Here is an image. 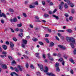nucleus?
<instances>
[{"label":"nucleus","mask_w":76,"mask_h":76,"mask_svg":"<svg viewBox=\"0 0 76 76\" xmlns=\"http://www.w3.org/2000/svg\"><path fill=\"white\" fill-rule=\"evenodd\" d=\"M66 39L67 42H69L71 41V42L73 43V44H75V39L73 37H67Z\"/></svg>","instance_id":"f257e3e1"},{"label":"nucleus","mask_w":76,"mask_h":76,"mask_svg":"<svg viewBox=\"0 0 76 76\" xmlns=\"http://www.w3.org/2000/svg\"><path fill=\"white\" fill-rule=\"evenodd\" d=\"M23 44H22V46L23 48H25V45L27 44V40L25 39L23 40Z\"/></svg>","instance_id":"f03ea898"},{"label":"nucleus","mask_w":76,"mask_h":76,"mask_svg":"<svg viewBox=\"0 0 76 76\" xmlns=\"http://www.w3.org/2000/svg\"><path fill=\"white\" fill-rule=\"evenodd\" d=\"M1 10H0V17H2V16H3L4 18H6V15L4 14V13H2L1 14Z\"/></svg>","instance_id":"7ed1b4c3"},{"label":"nucleus","mask_w":76,"mask_h":76,"mask_svg":"<svg viewBox=\"0 0 76 76\" xmlns=\"http://www.w3.org/2000/svg\"><path fill=\"white\" fill-rule=\"evenodd\" d=\"M38 66H39V67L40 68V70L42 71V70H44V66H43V65H39V64H38Z\"/></svg>","instance_id":"20e7f679"},{"label":"nucleus","mask_w":76,"mask_h":76,"mask_svg":"<svg viewBox=\"0 0 76 76\" xmlns=\"http://www.w3.org/2000/svg\"><path fill=\"white\" fill-rule=\"evenodd\" d=\"M48 56L50 60H51V61H53L54 59H53V58L51 57V56H50L51 55L50 54L48 53Z\"/></svg>","instance_id":"39448f33"},{"label":"nucleus","mask_w":76,"mask_h":76,"mask_svg":"<svg viewBox=\"0 0 76 76\" xmlns=\"http://www.w3.org/2000/svg\"><path fill=\"white\" fill-rule=\"evenodd\" d=\"M11 76H19L18 75L16 74V73L15 72H13L11 73L10 74Z\"/></svg>","instance_id":"423d86ee"},{"label":"nucleus","mask_w":76,"mask_h":76,"mask_svg":"<svg viewBox=\"0 0 76 76\" xmlns=\"http://www.w3.org/2000/svg\"><path fill=\"white\" fill-rule=\"evenodd\" d=\"M10 21L12 22H16L17 21V19H16V18H15L13 19H11L10 20Z\"/></svg>","instance_id":"0eeeda50"},{"label":"nucleus","mask_w":76,"mask_h":76,"mask_svg":"<svg viewBox=\"0 0 76 76\" xmlns=\"http://www.w3.org/2000/svg\"><path fill=\"white\" fill-rule=\"evenodd\" d=\"M1 67L3 69H7V67L6 65L5 64H2L1 65Z\"/></svg>","instance_id":"6e6552de"},{"label":"nucleus","mask_w":76,"mask_h":76,"mask_svg":"<svg viewBox=\"0 0 76 76\" xmlns=\"http://www.w3.org/2000/svg\"><path fill=\"white\" fill-rule=\"evenodd\" d=\"M58 47H59V48H61L63 49V50H66V48L63 46L59 45H58Z\"/></svg>","instance_id":"1a4fd4ad"},{"label":"nucleus","mask_w":76,"mask_h":76,"mask_svg":"<svg viewBox=\"0 0 76 76\" xmlns=\"http://www.w3.org/2000/svg\"><path fill=\"white\" fill-rule=\"evenodd\" d=\"M18 67L19 70H20V71H22V69H23V67H22V66L18 65Z\"/></svg>","instance_id":"9d476101"},{"label":"nucleus","mask_w":76,"mask_h":76,"mask_svg":"<svg viewBox=\"0 0 76 76\" xmlns=\"http://www.w3.org/2000/svg\"><path fill=\"white\" fill-rule=\"evenodd\" d=\"M73 43L70 42V45H71L72 48H75V45H74V44H75V43Z\"/></svg>","instance_id":"9b49d317"},{"label":"nucleus","mask_w":76,"mask_h":76,"mask_svg":"<svg viewBox=\"0 0 76 76\" xmlns=\"http://www.w3.org/2000/svg\"><path fill=\"white\" fill-rule=\"evenodd\" d=\"M2 47L5 50H7V46L5 45H2Z\"/></svg>","instance_id":"f8f14e48"},{"label":"nucleus","mask_w":76,"mask_h":76,"mask_svg":"<svg viewBox=\"0 0 76 76\" xmlns=\"http://www.w3.org/2000/svg\"><path fill=\"white\" fill-rule=\"evenodd\" d=\"M32 40L33 41H34V42H36V41H38V39L37 38H36L35 37H33L32 38Z\"/></svg>","instance_id":"ddd939ff"},{"label":"nucleus","mask_w":76,"mask_h":76,"mask_svg":"<svg viewBox=\"0 0 76 76\" xmlns=\"http://www.w3.org/2000/svg\"><path fill=\"white\" fill-rule=\"evenodd\" d=\"M10 46L11 48H13V47H14V45L13 44V43L10 42Z\"/></svg>","instance_id":"4468645a"},{"label":"nucleus","mask_w":76,"mask_h":76,"mask_svg":"<svg viewBox=\"0 0 76 76\" xmlns=\"http://www.w3.org/2000/svg\"><path fill=\"white\" fill-rule=\"evenodd\" d=\"M36 56L37 57L39 58V53H36Z\"/></svg>","instance_id":"2eb2a0df"},{"label":"nucleus","mask_w":76,"mask_h":76,"mask_svg":"<svg viewBox=\"0 0 76 76\" xmlns=\"http://www.w3.org/2000/svg\"><path fill=\"white\" fill-rule=\"evenodd\" d=\"M44 17H45L46 18H48V16H49V15H48V14H45L44 15Z\"/></svg>","instance_id":"dca6fc26"},{"label":"nucleus","mask_w":76,"mask_h":76,"mask_svg":"<svg viewBox=\"0 0 76 76\" xmlns=\"http://www.w3.org/2000/svg\"><path fill=\"white\" fill-rule=\"evenodd\" d=\"M59 8L60 10H62V9H63V6L61 5H59Z\"/></svg>","instance_id":"f3484780"},{"label":"nucleus","mask_w":76,"mask_h":76,"mask_svg":"<svg viewBox=\"0 0 76 76\" xmlns=\"http://www.w3.org/2000/svg\"><path fill=\"white\" fill-rule=\"evenodd\" d=\"M29 7L30 8L32 9V8H34V7H35V6L34 5H30Z\"/></svg>","instance_id":"a211bd4d"},{"label":"nucleus","mask_w":76,"mask_h":76,"mask_svg":"<svg viewBox=\"0 0 76 76\" xmlns=\"http://www.w3.org/2000/svg\"><path fill=\"white\" fill-rule=\"evenodd\" d=\"M23 56L24 57H25L26 59H29V58L28 57V56H27L25 55H24Z\"/></svg>","instance_id":"6ab92c4d"},{"label":"nucleus","mask_w":76,"mask_h":76,"mask_svg":"<svg viewBox=\"0 0 76 76\" xmlns=\"http://www.w3.org/2000/svg\"><path fill=\"white\" fill-rule=\"evenodd\" d=\"M66 31H67V32H68L69 33H72V30L70 29H67Z\"/></svg>","instance_id":"aec40b11"},{"label":"nucleus","mask_w":76,"mask_h":76,"mask_svg":"<svg viewBox=\"0 0 76 76\" xmlns=\"http://www.w3.org/2000/svg\"><path fill=\"white\" fill-rule=\"evenodd\" d=\"M53 17H54V18H55L56 19H58V17L56 16V15H53Z\"/></svg>","instance_id":"412c9836"},{"label":"nucleus","mask_w":76,"mask_h":76,"mask_svg":"<svg viewBox=\"0 0 76 76\" xmlns=\"http://www.w3.org/2000/svg\"><path fill=\"white\" fill-rule=\"evenodd\" d=\"M59 66V63H56L55 65V66L56 67H58Z\"/></svg>","instance_id":"4be33fe9"},{"label":"nucleus","mask_w":76,"mask_h":76,"mask_svg":"<svg viewBox=\"0 0 76 76\" xmlns=\"http://www.w3.org/2000/svg\"><path fill=\"white\" fill-rule=\"evenodd\" d=\"M22 26V23L17 25V26H18V27H20Z\"/></svg>","instance_id":"5701e85b"},{"label":"nucleus","mask_w":76,"mask_h":76,"mask_svg":"<svg viewBox=\"0 0 76 76\" xmlns=\"http://www.w3.org/2000/svg\"><path fill=\"white\" fill-rule=\"evenodd\" d=\"M50 47H53L54 45V44L53 42L50 43Z\"/></svg>","instance_id":"b1692460"},{"label":"nucleus","mask_w":76,"mask_h":76,"mask_svg":"<svg viewBox=\"0 0 76 76\" xmlns=\"http://www.w3.org/2000/svg\"><path fill=\"white\" fill-rule=\"evenodd\" d=\"M11 65H13L14 64H16V62L15 61H13L11 63Z\"/></svg>","instance_id":"393cba45"},{"label":"nucleus","mask_w":76,"mask_h":76,"mask_svg":"<svg viewBox=\"0 0 76 76\" xmlns=\"http://www.w3.org/2000/svg\"><path fill=\"white\" fill-rule=\"evenodd\" d=\"M58 31L59 32H64L65 31L63 30H58Z\"/></svg>","instance_id":"a878e982"},{"label":"nucleus","mask_w":76,"mask_h":76,"mask_svg":"<svg viewBox=\"0 0 76 76\" xmlns=\"http://www.w3.org/2000/svg\"><path fill=\"white\" fill-rule=\"evenodd\" d=\"M30 67L31 69H34V65L32 64H31L30 65Z\"/></svg>","instance_id":"bb28decb"},{"label":"nucleus","mask_w":76,"mask_h":76,"mask_svg":"<svg viewBox=\"0 0 76 76\" xmlns=\"http://www.w3.org/2000/svg\"><path fill=\"white\" fill-rule=\"evenodd\" d=\"M64 7L66 9H67V8L68 7V6H67V4L66 3L65 4Z\"/></svg>","instance_id":"cd10ccee"},{"label":"nucleus","mask_w":76,"mask_h":76,"mask_svg":"<svg viewBox=\"0 0 76 76\" xmlns=\"http://www.w3.org/2000/svg\"><path fill=\"white\" fill-rule=\"evenodd\" d=\"M26 66L27 69L28 68V67H29V64H28V63H26Z\"/></svg>","instance_id":"c85d7f7f"},{"label":"nucleus","mask_w":76,"mask_h":76,"mask_svg":"<svg viewBox=\"0 0 76 76\" xmlns=\"http://www.w3.org/2000/svg\"><path fill=\"white\" fill-rule=\"evenodd\" d=\"M69 61H70L71 62H72V63L74 62V61H73V59H72L71 58H70L69 59Z\"/></svg>","instance_id":"c756f323"},{"label":"nucleus","mask_w":76,"mask_h":76,"mask_svg":"<svg viewBox=\"0 0 76 76\" xmlns=\"http://www.w3.org/2000/svg\"><path fill=\"white\" fill-rule=\"evenodd\" d=\"M70 6H71V7H73L74 6V5L72 3H71L70 4H69Z\"/></svg>","instance_id":"7c9ffc66"},{"label":"nucleus","mask_w":76,"mask_h":76,"mask_svg":"<svg viewBox=\"0 0 76 76\" xmlns=\"http://www.w3.org/2000/svg\"><path fill=\"white\" fill-rule=\"evenodd\" d=\"M15 70L16 72H19V69L17 68H15Z\"/></svg>","instance_id":"2f4dec72"},{"label":"nucleus","mask_w":76,"mask_h":76,"mask_svg":"<svg viewBox=\"0 0 76 76\" xmlns=\"http://www.w3.org/2000/svg\"><path fill=\"white\" fill-rule=\"evenodd\" d=\"M9 11L10 12H14V10L12 9H10L9 10Z\"/></svg>","instance_id":"473e14b6"},{"label":"nucleus","mask_w":76,"mask_h":76,"mask_svg":"<svg viewBox=\"0 0 76 76\" xmlns=\"http://www.w3.org/2000/svg\"><path fill=\"white\" fill-rule=\"evenodd\" d=\"M36 74L38 76H40L41 75V73L39 72H37Z\"/></svg>","instance_id":"72a5a7b5"},{"label":"nucleus","mask_w":76,"mask_h":76,"mask_svg":"<svg viewBox=\"0 0 76 76\" xmlns=\"http://www.w3.org/2000/svg\"><path fill=\"white\" fill-rule=\"evenodd\" d=\"M23 15L24 16V17H26V13H23Z\"/></svg>","instance_id":"f704fd0d"},{"label":"nucleus","mask_w":76,"mask_h":76,"mask_svg":"<svg viewBox=\"0 0 76 76\" xmlns=\"http://www.w3.org/2000/svg\"><path fill=\"white\" fill-rule=\"evenodd\" d=\"M19 37H23V33H21L19 35Z\"/></svg>","instance_id":"c9c22d12"},{"label":"nucleus","mask_w":76,"mask_h":76,"mask_svg":"<svg viewBox=\"0 0 76 76\" xmlns=\"http://www.w3.org/2000/svg\"><path fill=\"white\" fill-rule=\"evenodd\" d=\"M71 12L72 13H75V10L74 9H72L71 10Z\"/></svg>","instance_id":"e433bc0d"},{"label":"nucleus","mask_w":76,"mask_h":76,"mask_svg":"<svg viewBox=\"0 0 76 76\" xmlns=\"http://www.w3.org/2000/svg\"><path fill=\"white\" fill-rule=\"evenodd\" d=\"M73 53L74 54H76V49H75L73 51Z\"/></svg>","instance_id":"4c0bfd02"},{"label":"nucleus","mask_w":76,"mask_h":76,"mask_svg":"<svg viewBox=\"0 0 76 76\" xmlns=\"http://www.w3.org/2000/svg\"><path fill=\"white\" fill-rule=\"evenodd\" d=\"M13 41H17V39L15 37H14L13 38Z\"/></svg>","instance_id":"58836bf2"},{"label":"nucleus","mask_w":76,"mask_h":76,"mask_svg":"<svg viewBox=\"0 0 76 76\" xmlns=\"http://www.w3.org/2000/svg\"><path fill=\"white\" fill-rule=\"evenodd\" d=\"M42 57L43 58H45V54H42Z\"/></svg>","instance_id":"ea45409f"},{"label":"nucleus","mask_w":76,"mask_h":76,"mask_svg":"<svg viewBox=\"0 0 76 76\" xmlns=\"http://www.w3.org/2000/svg\"><path fill=\"white\" fill-rule=\"evenodd\" d=\"M55 37L56 40H57L58 41H59V40H60V39H59V38H58V37L57 36H56Z\"/></svg>","instance_id":"a19ab883"},{"label":"nucleus","mask_w":76,"mask_h":76,"mask_svg":"<svg viewBox=\"0 0 76 76\" xmlns=\"http://www.w3.org/2000/svg\"><path fill=\"white\" fill-rule=\"evenodd\" d=\"M57 56L60 57L61 56V54L60 53H58L57 54Z\"/></svg>","instance_id":"79ce46f5"},{"label":"nucleus","mask_w":76,"mask_h":76,"mask_svg":"<svg viewBox=\"0 0 76 76\" xmlns=\"http://www.w3.org/2000/svg\"><path fill=\"white\" fill-rule=\"evenodd\" d=\"M2 54H7V53L6 52H5L4 51L2 52Z\"/></svg>","instance_id":"37998d69"},{"label":"nucleus","mask_w":76,"mask_h":76,"mask_svg":"<svg viewBox=\"0 0 76 76\" xmlns=\"http://www.w3.org/2000/svg\"><path fill=\"white\" fill-rule=\"evenodd\" d=\"M8 58L10 59V60H12V58L10 56H8Z\"/></svg>","instance_id":"c03bdc74"},{"label":"nucleus","mask_w":76,"mask_h":76,"mask_svg":"<svg viewBox=\"0 0 76 76\" xmlns=\"http://www.w3.org/2000/svg\"><path fill=\"white\" fill-rule=\"evenodd\" d=\"M56 71L57 72H60V69H59V67H57L56 68Z\"/></svg>","instance_id":"a18cd8bd"},{"label":"nucleus","mask_w":76,"mask_h":76,"mask_svg":"<svg viewBox=\"0 0 76 76\" xmlns=\"http://www.w3.org/2000/svg\"><path fill=\"white\" fill-rule=\"evenodd\" d=\"M50 6H53V5H54V4H53V3L51 2L50 3Z\"/></svg>","instance_id":"49530a36"},{"label":"nucleus","mask_w":76,"mask_h":76,"mask_svg":"<svg viewBox=\"0 0 76 76\" xmlns=\"http://www.w3.org/2000/svg\"><path fill=\"white\" fill-rule=\"evenodd\" d=\"M45 40L46 42H48V43H49V41H48V39L47 38H46L45 39Z\"/></svg>","instance_id":"de8ad7c7"},{"label":"nucleus","mask_w":76,"mask_h":76,"mask_svg":"<svg viewBox=\"0 0 76 76\" xmlns=\"http://www.w3.org/2000/svg\"><path fill=\"white\" fill-rule=\"evenodd\" d=\"M58 61H63V58H61L60 59H59Z\"/></svg>","instance_id":"09e8293b"},{"label":"nucleus","mask_w":76,"mask_h":76,"mask_svg":"<svg viewBox=\"0 0 76 76\" xmlns=\"http://www.w3.org/2000/svg\"><path fill=\"white\" fill-rule=\"evenodd\" d=\"M48 13L49 14H50V15H51V14H52V13H53V12H52V11H49L48 12Z\"/></svg>","instance_id":"8fccbe9b"},{"label":"nucleus","mask_w":76,"mask_h":76,"mask_svg":"<svg viewBox=\"0 0 76 76\" xmlns=\"http://www.w3.org/2000/svg\"><path fill=\"white\" fill-rule=\"evenodd\" d=\"M35 18L36 19H37V20H39V17L38 16H36L35 17Z\"/></svg>","instance_id":"3c124183"},{"label":"nucleus","mask_w":76,"mask_h":76,"mask_svg":"<svg viewBox=\"0 0 76 76\" xmlns=\"http://www.w3.org/2000/svg\"><path fill=\"white\" fill-rule=\"evenodd\" d=\"M1 1L2 2V3H5L6 2V0H1Z\"/></svg>","instance_id":"603ef678"},{"label":"nucleus","mask_w":76,"mask_h":76,"mask_svg":"<svg viewBox=\"0 0 76 76\" xmlns=\"http://www.w3.org/2000/svg\"><path fill=\"white\" fill-rule=\"evenodd\" d=\"M34 4L35 5H38V1H36L34 3Z\"/></svg>","instance_id":"864d4df0"},{"label":"nucleus","mask_w":76,"mask_h":76,"mask_svg":"<svg viewBox=\"0 0 76 76\" xmlns=\"http://www.w3.org/2000/svg\"><path fill=\"white\" fill-rule=\"evenodd\" d=\"M68 57V56H64V58L65 59H67Z\"/></svg>","instance_id":"5fc2aeb1"},{"label":"nucleus","mask_w":76,"mask_h":76,"mask_svg":"<svg viewBox=\"0 0 76 76\" xmlns=\"http://www.w3.org/2000/svg\"><path fill=\"white\" fill-rule=\"evenodd\" d=\"M71 74H72V75L73 74V70L72 69H71Z\"/></svg>","instance_id":"6e6d98bb"},{"label":"nucleus","mask_w":76,"mask_h":76,"mask_svg":"<svg viewBox=\"0 0 76 76\" xmlns=\"http://www.w3.org/2000/svg\"><path fill=\"white\" fill-rule=\"evenodd\" d=\"M48 70H47L46 69L45 70H44V72H45V73H47V72H48Z\"/></svg>","instance_id":"4d7b16f0"},{"label":"nucleus","mask_w":76,"mask_h":76,"mask_svg":"<svg viewBox=\"0 0 76 76\" xmlns=\"http://www.w3.org/2000/svg\"><path fill=\"white\" fill-rule=\"evenodd\" d=\"M57 12V9H56L54 10L53 12V13H55V12Z\"/></svg>","instance_id":"13d9d810"},{"label":"nucleus","mask_w":76,"mask_h":76,"mask_svg":"<svg viewBox=\"0 0 76 76\" xmlns=\"http://www.w3.org/2000/svg\"><path fill=\"white\" fill-rule=\"evenodd\" d=\"M30 27L31 28H33V25H32L31 24L30 25Z\"/></svg>","instance_id":"bf43d9fd"},{"label":"nucleus","mask_w":76,"mask_h":76,"mask_svg":"<svg viewBox=\"0 0 76 76\" xmlns=\"http://www.w3.org/2000/svg\"><path fill=\"white\" fill-rule=\"evenodd\" d=\"M60 5H61V6H63V5H64V2H61V4H60Z\"/></svg>","instance_id":"052dcab7"},{"label":"nucleus","mask_w":76,"mask_h":76,"mask_svg":"<svg viewBox=\"0 0 76 76\" xmlns=\"http://www.w3.org/2000/svg\"><path fill=\"white\" fill-rule=\"evenodd\" d=\"M45 70H48V68L47 66H45Z\"/></svg>","instance_id":"680f3d73"},{"label":"nucleus","mask_w":76,"mask_h":76,"mask_svg":"<svg viewBox=\"0 0 76 76\" xmlns=\"http://www.w3.org/2000/svg\"><path fill=\"white\" fill-rule=\"evenodd\" d=\"M65 15L66 17H68L69 16V15L67 13L65 14Z\"/></svg>","instance_id":"e2e57ef3"},{"label":"nucleus","mask_w":76,"mask_h":76,"mask_svg":"<svg viewBox=\"0 0 76 76\" xmlns=\"http://www.w3.org/2000/svg\"><path fill=\"white\" fill-rule=\"evenodd\" d=\"M58 36H59V37H61V34H60V33H58Z\"/></svg>","instance_id":"0e129e2a"},{"label":"nucleus","mask_w":76,"mask_h":76,"mask_svg":"<svg viewBox=\"0 0 76 76\" xmlns=\"http://www.w3.org/2000/svg\"><path fill=\"white\" fill-rule=\"evenodd\" d=\"M48 31L49 32H51V30L50 29H48Z\"/></svg>","instance_id":"69168bd1"},{"label":"nucleus","mask_w":76,"mask_h":76,"mask_svg":"<svg viewBox=\"0 0 76 76\" xmlns=\"http://www.w3.org/2000/svg\"><path fill=\"white\" fill-rule=\"evenodd\" d=\"M72 19H73L72 17H71L69 18V19L70 20H72Z\"/></svg>","instance_id":"338daca9"},{"label":"nucleus","mask_w":76,"mask_h":76,"mask_svg":"<svg viewBox=\"0 0 76 76\" xmlns=\"http://www.w3.org/2000/svg\"><path fill=\"white\" fill-rule=\"evenodd\" d=\"M57 54L56 53H53V56H57Z\"/></svg>","instance_id":"774afa93"}]
</instances>
